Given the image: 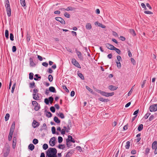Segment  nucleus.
Returning <instances> with one entry per match:
<instances>
[{"instance_id": "f257e3e1", "label": "nucleus", "mask_w": 157, "mask_h": 157, "mask_svg": "<svg viewBox=\"0 0 157 157\" xmlns=\"http://www.w3.org/2000/svg\"><path fill=\"white\" fill-rule=\"evenodd\" d=\"M57 150L55 148H49L46 151V157H57Z\"/></svg>"}, {"instance_id": "f03ea898", "label": "nucleus", "mask_w": 157, "mask_h": 157, "mask_svg": "<svg viewBox=\"0 0 157 157\" xmlns=\"http://www.w3.org/2000/svg\"><path fill=\"white\" fill-rule=\"evenodd\" d=\"M10 151V149L8 147L5 148L3 151L4 157H7Z\"/></svg>"}, {"instance_id": "7ed1b4c3", "label": "nucleus", "mask_w": 157, "mask_h": 157, "mask_svg": "<svg viewBox=\"0 0 157 157\" xmlns=\"http://www.w3.org/2000/svg\"><path fill=\"white\" fill-rule=\"evenodd\" d=\"M149 109L150 111L151 112L157 111V104H154L151 105Z\"/></svg>"}, {"instance_id": "20e7f679", "label": "nucleus", "mask_w": 157, "mask_h": 157, "mask_svg": "<svg viewBox=\"0 0 157 157\" xmlns=\"http://www.w3.org/2000/svg\"><path fill=\"white\" fill-rule=\"evenodd\" d=\"M71 63L72 64L74 65L75 67L79 68H81V67L79 64L78 62L75 59H72Z\"/></svg>"}, {"instance_id": "39448f33", "label": "nucleus", "mask_w": 157, "mask_h": 157, "mask_svg": "<svg viewBox=\"0 0 157 157\" xmlns=\"http://www.w3.org/2000/svg\"><path fill=\"white\" fill-rule=\"evenodd\" d=\"M55 19L57 21H59L62 24H65V22L62 18L60 17H56Z\"/></svg>"}, {"instance_id": "423d86ee", "label": "nucleus", "mask_w": 157, "mask_h": 157, "mask_svg": "<svg viewBox=\"0 0 157 157\" xmlns=\"http://www.w3.org/2000/svg\"><path fill=\"white\" fill-rule=\"evenodd\" d=\"M56 140V138L55 137H53L49 141L50 145L51 146H53L55 145V140Z\"/></svg>"}, {"instance_id": "0eeeda50", "label": "nucleus", "mask_w": 157, "mask_h": 157, "mask_svg": "<svg viewBox=\"0 0 157 157\" xmlns=\"http://www.w3.org/2000/svg\"><path fill=\"white\" fill-rule=\"evenodd\" d=\"M105 46L108 49L111 50H113L115 47L113 45L109 43L105 44Z\"/></svg>"}, {"instance_id": "6e6552de", "label": "nucleus", "mask_w": 157, "mask_h": 157, "mask_svg": "<svg viewBox=\"0 0 157 157\" xmlns=\"http://www.w3.org/2000/svg\"><path fill=\"white\" fill-rule=\"evenodd\" d=\"M40 125L39 123L38 122L35 120H33L32 123V126L34 128L38 127Z\"/></svg>"}, {"instance_id": "1a4fd4ad", "label": "nucleus", "mask_w": 157, "mask_h": 157, "mask_svg": "<svg viewBox=\"0 0 157 157\" xmlns=\"http://www.w3.org/2000/svg\"><path fill=\"white\" fill-rule=\"evenodd\" d=\"M76 52L79 59L80 60H83V57L80 51H78L77 50L76 51Z\"/></svg>"}, {"instance_id": "9d476101", "label": "nucleus", "mask_w": 157, "mask_h": 157, "mask_svg": "<svg viewBox=\"0 0 157 157\" xmlns=\"http://www.w3.org/2000/svg\"><path fill=\"white\" fill-rule=\"evenodd\" d=\"M6 8L7 15L8 17H10L11 16V10L10 6H8V7H6Z\"/></svg>"}, {"instance_id": "9b49d317", "label": "nucleus", "mask_w": 157, "mask_h": 157, "mask_svg": "<svg viewBox=\"0 0 157 157\" xmlns=\"http://www.w3.org/2000/svg\"><path fill=\"white\" fill-rule=\"evenodd\" d=\"M15 127V122H13L11 126L10 132L13 133Z\"/></svg>"}, {"instance_id": "f8f14e48", "label": "nucleus", "mask_w": 157, "mask_h": 157, "mask_svg": "<svg viewBox=\"0 0 157 157\" xmlns=\"http://www.w3.org/2000/svg\"><path fill=\"white\" fill-rule=\"evenodd\" d=\"M17 142L16 139L15 137H14L13 139L12 147L14 149L15 148Z\"/></svg>"}, {"instance_id": "ddd939ff", "label": "nucleus", "mask_w": 157, "mask_h": 157, "mask_svg": "<svg viewBox=\"0 0 157 157\" xmlns=\"http://www.w3.org/2000/svg\"><path fill=\"white\" fill-rule=\"evenodd\" d=\"M118 88V87L112 85H110L109 87L108 88L111 90H117Z\"/></svg>"}, {"instance_id": "4468645a", "label": "nucleus", "mask_w": 157, "mask_h": 157, "mask_svg": "<svg viewBox=\"0 0 157 157\" xmlns=\"http://www.w3.org/2000/svg\"><path fill=\"white\" fill-rule=\"evenodd\" d=\"M157 147V141H154L152 145V148L153 149H155Z\"/></svg>"}, {"instance_id": "2eb2a0df", "label": "nucleus", "mask_w": 157, "mask_h": 157, "mask_svg": "<svg viewBox=\"0 0 157 157\" xmlns=\"http://www.w3.org/2000/svg\"><path fill=\"white\" fill-rule=\"evenodd\" d=\"M49 90L51 92L56 93V91L55 89V88L53 86H51L49 88Z\"/></svg>"}, {"instance_id": "dca6fc26", "label": "nucleus", "mask_w": 157, "mask_h": 157, "mask_svg": "<svg viewBox=\"0 0 157 157\" xmlns=\"http://www.w3.org/2000/svg\"><path fill=\"white\" fill-rule=\"evenodd\" d=\"M33 98L34 100H37L39 99L40 97L38 94L36 95V94H33Z\"/></svg>"}, {"instance_id": "f3484780", "label": "nucleus", "mask_w": 157, "mask_h": 157, "mask_svg": "<svg viewBox=\"0 0 157 157\" xmlns=\"http://www.w3.org/2000/svg\"><path fill=\"white\" fill-rule=\"evenodd\" d=\"M73 153V151L71 150L68 152L66 155L65 157H70Z\"/></svg>"}, {"instance_id": "a211bd4d", "label": "nucleus", "mask_w": 157, "mask_h": 157, "mask_svg": "<svg viewBox=\"0 0 157 157\" xmlns=\"http://www.w3.org/2000/svg\"><path fill=\"white\" fill-rule=\"evenodd\" d=\"M67 127L68 130H66V132H69V130L71 129V123L70 121V122L68 123Z\"/></svg>"}, {"instance_id": "6ab92c4d", "label": "nucleus", "mask_w": 157, "mask_h": 157, "mask_svg": "<svg viewBox=\"0 0 157 157\" xmlns=\"http://www.w3.org/2000/svg\"><path fill=\"white\" fill-rule=\"evenodd\" d=\"M86 29L88 30H90L91 29L92 26L90 23H88L86 24Z\"/></svg>"}, {"instance_id": "aec40b11", "label": "nucleus", "mask_w": 157, "mask_h": 157, "mask_svg": "<svg viewBox=\"0 0 157 157\" xmlns=\"http://www.w3.org/2000/svg\"><path fill=\"white\" fill-rule=\"evenodd\" d=\"M34 148V146L33 144H30L28 146V148L31 151H33Z\"/></svg>"}, {"instance_id": "412c9836", "label": "nucleus", "mask_w": 157, "mask_h": 157, "mask_svg": "<svg viewBox=\"0 0 157 157\" xmlns=\"http://www.w3.org/2000/svg\"><path fill=\"white\" fill-rule=\"evenodd\" d=\"M54 121L57 123H59L60 122V120L56 117H55L54 118Z\"/></svg>"}, {"instance_id": "4be33fe9", "label": "nucleus", "mask_w": 157, "mask_h": 157, "mask_svg": "<svg viewBox=\"0 0 157 157\" xmlns=\"http://www.w3.org/2000/svg\"><path fill=\"white\" fill-rule=\"evenodd\" d=\"M77 74L78 76L82 80L84 79V76L81 73H79V72H78Z\"/></svg>"}, {"instance_id": "5701e85b", "label": "nucleus", "mask_w": 157, "mask_h": 157, "mask_svg": "<svg viewBox=\"0 0 157 157\" xmlns=\"http://www.w3.org/2000/svg\"><path fill=\"white\" fill-rule=\"evenodd\" d=\"M129 32L133 36H135L136 35L135 31L132 29H129Z\"/></svg>"}, {"instance_id": "b1692460", "label": "nucleus", "mask_w": 157, "mask_h": 157, "mask_svg": "<svg viewBox=\"0 0 157 157\" xmlns=\"http://www.w3.org/2000/svg\"><path fill=\"white\" fill-rule=\"evenodd\" d=\"M13 133L11 132H9V136H8V140L9 141H10L11 140L12 136L13 135Z\"/></svg>"}, {"instance_id": "393cba45", "label": "nucleus", "mask_w": 157, "mask_h": 157, "mask_svg": "<svg viewBox=\"0 0 157 157\" xmlns=\"http://www.w3.org/2000/svg\"><path fill=\"white\" fill-rule=\"evenodd\" d=\"M143 124H141L139 126L138 128V130L139 131H140L143 129Z\"/></svg>"}, {"instance_id": "a878e982", "label": "nucleus", "mask_w": 157, "mask_h": 157, "mask_svg": "<svg viewBox=\"0 0 157 157\" xmlns=\"http://www.w3.org/2000/svg\"><path fill=\"white\" fill-rule=\"evenodd\" d=\"M100 93L102 95L107 97V93L104 91L100 90Z\"/></svg>"}, {"instance_id": "bb28decb", "label": "nucleus", "mask_w": 157, "mask_h": 157, "mask_svg": "<svg viewBox=\"0 0 157 157\" xmlns=\"http://www.w3.org/2000/svg\"><path fill=\"white\" fill-rule=\"evenodd\" d=\"M5 4L6 7H8V6L10 7V5L9 0H6L5 2Z\"/></svg>"}, {"instance_id": "cd10ccee", "label": "nucleus", "mask_w": 157, "mask_h": 157, "mask_svg": "<svg viewBox=\"0 0 157 157\" xmlns=\"http://www.w3.org/2000/svg\"><path fill=\"white\" fill-rule=\"evenodd\" d=\"M58 116L62 119H63L64 118V116L63 113H58Z\"/></svg>"}, {"instance_id": "c85d7f7f", "label": "nucleus", "mask_w": 157, "mask_h": 157, "mask_svg": "<svg viewBox=\"0 0 157 157\" xmlns=\"http://www.w3.org/2000/svg\"><path fill=\"white\" fill-rule=\"evenodd\" d=\"M30 61V65L31 66H34L35 64H34V63L33 62V59L31 58H30L29 59Z\"/></svg>"}, {"instance_id": "c756f323", "label": "nucleus", "mask_w": 157, "mask_h": 157, "mask_svg": "<svg viewBox=\"0 0 157 157\" xmlns=\"http://www.w3.org/2000/svg\"><path fill=\"white\" fill-rule=\"evenodd\" d=\"M65 147L64 144H59L58 146V148L60 149H63Z\"/></svg>"}, {"instance_id": "7c9ffc66", "label": "nucleus", "mask_w": 157, "mask_h": 157, "mask_svg": "<svg viewBox=\"0 0 157 157\" xmlns=\"http://www.w3.org/2000/svg\"><path fill=\"white\" fill-rule=\"evenodd\" d=\"M20 3L23 7H24L25 6V0H20Z\"/></svg>"}, {"instance_id": "2f4dec72", "label": "nucleus", "mask_w": 157, "mask_h": 157, "mask_svg": "<svg viewBox=\"0 0 157 157\" xmlns=\"http://www.w3.org/2000/svg\"><path fill=\"white\" fill-rule=\"evenodd\" d=\"M130 142L129 141L127 142L126 145L125 146V147L126 149H129L130 147Z\"/></svg>"}, {"instance_id": "473e14b6", "label": "nucleus", "mask_w": 157, "mask_h": 157, "mask_svg": "<svg viewBox=\"0 0 157 157\" xmlns=\"http://www.w3.org/2000/svg\"><path fill=\"white\" fill-rule=\"evenodd\" d=\"M116 63H117V67L118 68H120L121 67V63L119 61H116Z\"/></svg>"}, {"instance_id": "72a5a7b5", "label": "nucleus", "mask_w": 157, "mask_h": 157, "mask_svg": "<svg viewBox=\"0 0 157 157\" xmlns=\"http://www.w3.org/2000/svg\"><path fill=\"white\" fill-rule=\"evenodd\" d=\"M113 50L115 51L118 54L120 55L121 54V51L119 49L115 47Z\"/></svg>"}, {"instance_id": "f704fd0d", "label": "nucleus", "mask_w": 157, "mask_h": 157, "mask_svg": "<svg viewBox=\"0 0 157 157\" xmlns=\"http://www.w3.org/2000/svg\"><path fill=\"white\" fill-rule=\"evenodd\" d=\"M9 117L10 114L9 113H6L5 117V121H7L9 120Z\"/></svg>"}, {"instance_id": "c9c22d12", "label": "nucleus", "mask_w": 157, "mask_h": 157, "mask_svg": "<svg viewBox=\"0 0 157 157\" xmlns=\"http://www.w3.org/2000/svg\"><path fill=\"white\" fill-rule=\"evenodd\" d=\"M9 31L7 30H6L5 31V35L6 39L9 38Z\"/></svg>"}, {"instance_id": "e433bc0d", "label": "nucleus", "mask_w": 157, "mask_h": 157, "mask_svg": "<svg viewBox=\"0 0 157 157\" xmlns=\"http://www.w3.org/2000/svg\"><path fill=\"white\" fill-rule=\"evenodd\" d=\"M73 138L72 137V136H71L69 135L68 136V138L66 139V141H71L73 139Z\"/></svg>"}, {"instance_id": "4c0bfd02", "label": "nucleus", "mask_w": 157, "mask_h": 157, "mask_svg": "<svg viewBox=\"0 0 157 157\" xmlns=\"http://www.w3.org/2000/svg\"><path fill=\"white\" fill-rule=\"evenodd\" d=\"M74 9L73 7L71 6H69L67 7L66 9V11H68L69 10L72 11L74 10Z\"/></svg>"}, {"instance_id": "58836bf2", "label": "nucleus", "mask_w": 157, "mask_h": 157, "mask_svg": "<svg viewBox=\"0 0 157 157\" xmlns=\"http://www.w3.org/2000/svg\"><path fill=\"white\" fill-rule=\"evenodd\" d=\"M43 148L44 150H46L48 148V144H44L43 146Z\"/></svg>"}, {"instance_id": "ea45409f", "label": "nucleus", "mask_w": 157, "mask_h": 157, "mask_svg": "<svg viewBox=\"0 0 157 157\" xmlns=\"http://www.w3.org/2000/svg\"><path fill=\"white\" fill-rule=\"evenodd\" d=\"M63 138L62 137L59 136L58 137V141L59 143H61L63 141Z\"/></svg>"}, {"instance_id": "a19ab883", "label": "nucleus", "mask_w": 157, "mask_h": 157, "mask_svg": "<svg viewBox=\"0 0 157 157\" xmlns=\"http://www.w3.org/2000/svg\"><path fill=\"white\" fill-rule=\"evenodd\" d=\"M33 78V74L32 73H30L29 74V79L32 80Z\"/></svg>"}, {"instance_id": "79ce46f5", "label": "nucleus", "mask_w": 157, "mask_h": 157, "mask_svg": "<svg viewBox=\"0 0 157 157\" xmlns=\"http://www.w3.org/2000/svg\"><path fill=\"white\" fill-rule=\"evenodd\" d=\"M66 141V144L67 147H70L71 146V144L70 141Z\"/></svg>"}, {"instance_id": "37998d69", "label": "nucleus", "mask_w": 157, "mask_h": 157, "mask_svg": "<svg viewBox=\"0 0 157 157\" xmlns=\"http://www.w3.org/2000/svg\"><path fill=\"white\" fill-rule=\"evenodd\" d=\"M35 77L34 78V79L35 80H37L38 78H40L41 77L40 76H39L38 74H36L35 75Z\"/></svg>"}, {"instance_id": "c03bdc74", "label": "nucleus", "mask_w": 157, "mask_h": 157, "mask_svg": "<svg viewBox=\"0 0 157 157\" xmlns=\"http://www.w3.org/2000/svg\"><path fill=\"white\" fill-rule=\"evenodd\" d=\"M52 114L50 112H47L46 114V116L48 117H50L52 116Z\"/></svg>"}, {"instance_id": "a18cd8bd", "label": "nucleus", "mask_w": 157, "mask_h": 157, "mask_svg": "<svg viewBox=\"0 0 157 157\" xmlns=\"http://www.w3.org/2000/svg\"><path fill=\"white\" fill-rule=\"evenodd\" d=\"M29 86L30 88H33L35 86V83L34 82L32 83H29Z\"/></svg>"}, {"instance_id": "49530a36", "label": "nucleus", "mask_w": 157, "mask_h": 157, "mask_svg": "<svg viewBox=\"0 0 157 157\" xmlns=\"http://www.w3.org/2000/svg\"><path fill=\"white\" fill-rule=\"evenodd\" d=\"M150 114L151 113H147L144 116V118L145 119H147L148 118V117L150 116Z\"/></svg>"}, {"instance_id": "de8ad7c7", "label": "nucleus", "mask_w": 157, "mask_h": 157, "mask_svg": "<svg viewBox=\"0 0 157 157\" xmlns=\"http://www.w3.org/2000/svg\"><path fill=\"white\" fill-rule=\"evenodd\" d=\"M48 100L50 103L51 104L52 103L53 101L54 100L53 98L52 97H50L48 98Z\"/></svg>"}, {"instance_id": "09e8293b", "label": "nucleus", "mask_w": 157, "mask_h": 157, "mask_svg": "<svg viewBox=\"0 0 157 157\" xmlns=\"http://www.w3.org/2000/svg\"><path fill=\"white\" fill-rule=\"evenodd\" d=\"M50 110L52 113H55V109L53 106H51L50 107Z\"/></svg>"}, {"instance_id": "8fccbe9b", "label": "nucleus", "mask_w": 157, "mask_h": 157, "mask_svg": "<svg viewBox=\"0 0 157 157\" xmlns=\"http://www.w3.org/2000/svg\"><path fill=\"white\" fill-rule=\"evenodd\" d=\"M52 134H55L56 133V128L53 126L52 128Z\"/></svg>"}, {"instance_id": "3c124183", "label": "nucleus", "mask_w": 157, "mask_h": 157, "mask_svg": "<svg viewBox=\"0 0 157 157\" xmlns=\"http://www.w3.org/2000/svg\"><path fill=\"white\" fill-rule=\"evenodd\" d=\"M64 16L67 18H69L70 17V15L68 14L67 12H65L64 13Z\"/></svg>"}, {"instance_id": "603ef678", "label": "nucleus", "mask_w": 157, "mask_h": 157, "mask_svg": "<svg viewBox=\"0 0 157 157\" xmlns=\"http://www.w3.org/2000/svg\"><path fill=\"white\" fill-rule=\"evenodd\" d=\"M33 142L34 144H36L38 143V140L36 139H34L33 140Z\"/></svg>"}, {"instance_id": "864d4df0", "label": "nucleus", "mask_w": 157, "mask_h": 157, "mask_svg": "<svg viewBox=\"0 0 157 157\" xmlns=\"http://www.w3.org/2000/svg\"><path fill=\"white\" fill-rule=\"evenodd\" d=\"M48 80L49 81H50V82L52 81L53 80V77H52V76L51 75H48Z\"/></svg>"}, {"instance_id": "5fc2aeb1", "label": "nucleus", "mask_w": 157, "mask_h": 157, "mask_svg": "<svg viewBox=\"0 0 157 157\" xmlns=\"http://www.w3.org/2000/svg\"><path fill=\"white\" fill-rule=\"evenodd\" d=\"M10 39L11 41H13L14 40L13 35L12 33L10 34Z\"/></svg>"}, {"instance_id": "6e6d98bb", "label": "nucleus", "mask_w": 157, "mask_h": 157, "mask_svg": "<svg viewBox=\"0 0 157 157\" xmlns=\"http://www.w3.org/2000/svg\"><path fill=\"white\" fill-rule=\"evenodd\" d=\"M15 86H16V83H14L13 84V86L12 87V88L11 92L12 93H13Z\"/></svg>"}, {"instance_id": "4d7b16f0", "label": "nucleus", "mask_w": 157, "mask_h": 157, "mask_svg": "<svg viewBox=\"0 0 157 157\" xmlns=\"http://www.w3.org/2000/svg\"><path fill=\"white\" fill-rule=\"evenodd\" d=\"M86 88L91 93L93 92V90L90 89L89 86H86Z\"/></svg>"}, {"instance_id": "13d9d810", "label": "nucleus", "mask_w": 157, "mask_h": 157, "mask_svg": "<svg viewBox=\"0 0 157 157\" xmlns=\"http://www.w3.org/2000/svg\"><path fill=\"white\" fill-rule=\"evenodd\" d=\"M40 107L38 105H36L35 106L34 109L36 111H37L40 109Z\"/></svg>"}, {"instance_id": "bf43d9fd", "label": "nucleus", "mask_w": 157, "mask_h": 157, "mask_svg": "<svg viewBox=\"0 0 157 157\" xmlns=\"http://www.w3.org/2000/svg\"><path fill=\"white\" fill-rule=\"evenodd\" d=\"M114 94L113 92L112 93H107V97L111 96L113 95Z\"/></svg>"}, {"instance_id": "052dcab7", "label": "nucleus", "mask_w": 157, "mask_h": 157, "mask_svg": "<svg viewBox=\"0 0 157 157\" xmlns=\"http://www.w3.org/2000/svg\"><path fill=\"white\" fill-rule=\"evenodd\" d=\"M49 100L48 98H46L44 99V102L47 105L49 104Z\"/></svg>"}, {"instance_id": "680f3d73", "label": "nucleus", "mask_w": 157, "mask_h": 157, "mask_svg": "<svg viewBox=\"0 0 157 157\" xmlns=\"http://www.w3.org/2000/svg\"><path fill=\"white\" fill-rule=\"evenodd\" d=\"M63 89L66 90V91L67 92H69V90L67 88L65 85L63 86Z\"/></svg>"}, {"instance_id": "e2e57ef3", "label": "nucleus", "mask_w": 157, "mask_h": 157, "mask_svg": "<svg viewBox=\"0 0 157 157\" xmlns=\"http://www.w3.org/2000/svg\"><path fill=\"white\" fill-rule=\"evenodd\" d=\"M154 118V116L152 115L150 116V117H149V120L150 121H151L153 120Z\"/></svg>"}, {"instance_id": "0e129e2a", "label": "nucleus", "mask_w": 157, "mask_h": 157, "mask_svg": "<svg viewBox=\"0 0 157 157\" xmlns=\"http://www.w3.org/2000/svg\"><path fill=\"white\" fill-rule=\"evenodd\" d=\"M17 48L15 46H13L12 48V51L13 52H15L16 51Z\"/></svg>"}, {"instance_id": "69168bd1", "label": "nucleus", "mask_w": 157, "mask_h": 157, "mask_svg": "<svg viewBox=\"0 0 157 157\" xmlns=\"http://www.w3.org/2000/svg\"><path fill=\"white\" fill-rule=\"evenodd\" d=\"M42 65L46 67H47L48 65V64L46 62H43L42 63Z\"/></svg>"}, {"instance_id": "338daca9", "label": "nucleus", "mask_w": 157, "mask_h": 157, "mask_svg": "<svg viewBox=\"0 0 157 157\" xmlns=\"http://www.w3.org/2000/svg\"><path fill=\"white\" fill-rule=\"evenodd\" d=\"M32 104L34 106L36 105H38V104L36 101H33L32 102Z\"/></svg>"}, {"instance_id": "774afa93", "label": "nucleus", "mask_w": 157, "mask_h": 157, "mask_svg": "<svg viewBox=\"0 0 157 157\" xmlns=\"http://www.w3.org/2000/svg\"><path fill=\"white\" fill-rule=\"evenodd\" d=\"M119 39L120 40L123 41H124L125 40V38L122 36H121Z\"/></svg>"}]
</instances>
